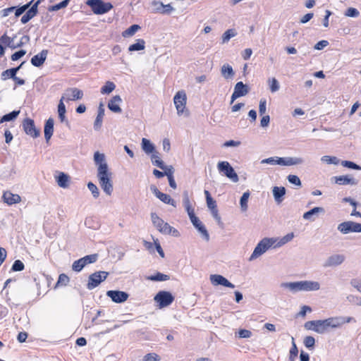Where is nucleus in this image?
<instances>
[{
	"label": "nucleus",
	"instance_id": "obj_1",
	"mask_svg": "<svg viewBox=\"0 0 361 361\" xmlns=\"http://www.w3.org/2000/svg\"><path fill=\"white\" fill-rule=\"evenodd\" d=\"M94 161L95 164L98 166L97 176L99 184L107 195H111L114 191L113 181L111 180L112 173L109 170L104 154L99 152H94Z\"/></svg>",
	"mask_w": 361,
	"mask_h": 361
},
{
	"label": "nucleus",
	"instance_id": "obj_2",
	"mask_svg": "<svg viewBox=\"0 0 361 361\" xmlns=\"http://www.w3.org/2000/svg\"><path fill=\"white\" fill-rule=\"evenodd\" d=\"M281 287L288 288L293 293L299 291H316L320 289V283L314 281H300L282 283Z\"/></svg>",
	"mask_w": 361,
	"mask_h": 361
},
{
	"label": "nucleus",
	"instance_id": "obj_3",
	"mask_svg": "<svg viewBox=\"0 0 361 361\" xmlns=\"http://www.w3.org/2000/svg\"><path fill=\"white\" fill-rule=\"evenodd\" d=\"M277 242L276 238H264L260 240L254 249L253 252L249 258L250 261H252L264 252H266L271 247H274V244Z\"/></svg>",
	"mask_w": 361,
	"mask_h": 361
},
{
	"label": "nucleus",
	"instance_id": "obj_4",
	"mask_svg": "<svg viewBox=\"0 0 361 361\" xmlns=\"http://www.w3.org/2000/svg\"><path fill=\"white\" fill-rule=\"evenodd\" d=\"M86 4L97 15L106 13L113 8V5L111 3H105L102 0H87Z\"/></svg>",
	"mask_w": 361,
	"mask_h": 361
},
{
	"label": "nucleus",
	"instance_id": "obj_5",
	"mask_svg": "<svg viewBox=\"0 0 361 361\" xmlns=\"http://www.w3.org/2000/svg\"><path fill=\"white\" fill-rule=\"evenodd\" d=\"M217 169L220 173L226 176L233 183L238 182V176L228 161H219L217 164Z\"/></svg>",
	"mask_w": 361,
	"mask_h": 361
},
{
	"label": "nucleus",
	"instance_id": "obj_6",
	"mask_svg": "<svg viewBox=\"0 0 361 361\" xmlns=\"http://www.w3.org/2000/svg\"><path fill=\"white\" fill-rule=\"evenodd\" d=\"M109 274V272L104 271H95L90 274L86 286L87 288L90 290L95 288L106 279Z\"/></svg>",
	"mask_w": 361,
	"mask_h": 361
},
{
	"label": "nucleus",
	"instance_id": "obj_7",
	"mask_svg": "<svg viewBox=\"0 0 361 361\" xmlns=\"http://www.w3.org/2000/svg\"><path fill=\"white\" fill-rule=\"evenodd\" d=\"M98 254H92L86 255L76 261L72 264V269L75 272H80L87 264H93L98 259Z\"/></svg>",
	"mask_w": 361,
	"mask_h": 361
},
{
	"label": "nucleus",
	"instance_id": "obj_8",
	"mask_svg": "<svg viewBox=\"0 0 361 361\" xmlns=\"http://www.w3.org/2000/svg\"><path fill=\"white\" fill-rule=\"evenodd\" d=\"M154 300L157 303L158 307L161 309L170 305L173 302L174 297L169 291L161 290L154 296Z\"/></svg>",
	"mask_w": 361,
	"mask_h": 361
},
{
	"label": "nucleus",
	"instance_id": "obj_9",
	"mask_svg": "<svg viewBox=\"0 0 361 361\" xmlns=\"http://www.w3.org/2000/svg\"><path fill=\"white\" fill-rule=\"evenodd\" d=\"M151 219L153 225L157 230L163 234H171V226L166 222H164L156 213H151Z\"/></svg>",
	"mask_w": 361,
	"mask_h": 361
},
{
	"label": "nucleus",
	"instance_id": "obj_10",
	"mask_svg": "<svg viewBox=\"0 0 361 361\" xmlns=\"http://www.w3.org/2000/svg\"><path fill=\"white\" fill-rule=\"evenodd\" d=\"M186 101L187 97L184 91H178L173 97V102L179 116L184 113Z\"/></svg>",
	"mask_w": 361,
	"mask_h": 361
},
{
	"label": "nucleus",
	"instance_id": "obj_11",
	"mask_svg": "<svg viewBox=\"0 0 361 361\" xmlns=\"http://www.w3.org/2000/svg\"><path fill=\"white\" fill-rule=\"evenodd\" d=\"M23 128L25 133L33 138L37 137L39 134V130L37 129L35 122L32 119L26 118L23 121Z\"/></svg>",
	"mask_w": 361,
	"mask_h": 361
},
{
	"label": "nucleus",
	"instance_id": "obj_12",
	"mask_svg": "<svg viewBox=\"0 0 361 361\" xmlns=\"http://www.w3.org/2000/svg\"><path fill=\"white\" fill-rule=\"evenodd\" d=\"M190 219L192 224V225L195 226V228L199 231V233L201 234L202 238L205 240L207 242L209 240V234L206 229L204 225L200 221L198 217H197L195 215H192L191 214Z\"/></svg>",
	"mask_w": 361,
	"mask_h": 361
},
{
	"label": "nucleus",
	"instance_id": "obj_13",
	"mask_svg": "<svg viewBox=\"0 0 361 361\" xmlns=\"http://www.w3.org/2000/svg\"><path fill=\"white\" fill-rule=\"evenodd\" d=\"M317 325L314 331L322 334L327 330L328 328H336V324L334 323L333 317H329L323 320H316Z\"/></svg>",
	"mask_w": 361,
	"mask_h": 361
},
{
	"label": "nucleus",
	"instance_id": "obj_14",
	"mask_svg": "<svg viewBox=\"0 0 361 361\" xmlns=\"http://www.w3.org/2000/svg\"><path fill=\"white\" fill-rule=\"evenodd\" d=\"M249 92V87L247 85H245L243 82H238L235 87L233 92L231 95V104L233 103V102L240 97L246 95Z\"/></svg>",
	"mask_w": 361,
	"mask_h": 361
},
{
	"label": "nucleus",
	"instance_id": "obj_15",
	"mask_svg": "<svg viewBox=\"0 0 361 361\" xmlns=\"http://www.w3.org/2000/svg\"><path fill=\"white\" fill-rule=\"evenodd\" d=\"M150 190L158 199H159L164 203L176 207V201L172 199L170 195L160 192L157 186L152 185L150 186Z\"/></svg>",
	"mask_w": 361,
	"mask_h": 361
},
{
	"label": "nucleus",
	"instance_id": "obj_16",
	"mask_svg": "<svg viewBox=\"0 0 361 361\" xmlns=\"http://www.w3.org/2000/svg\"><path fill=\"white\" fill-rule=\"evenodd\" d=\"M42 0H37L35 3H32L30 7L27 9L25 13L22 16L20 22L23 24H25L33 18L38 13V6L40 4Z\"/></svg>",
	"mask_w": 361,
	"mask_h": 361
},
{
	"label": "nucleus",
	"instance_id": "obj_17",
	"mask_svg": "<svg viewBox=\"0 0 361 361\" xmlns=\"http://www.w3.org/2000/svg\"><path fill=\"white\" fill-rule=\"evenodd\" d=\"M106 296L110 298L114 302L122 303L128 300L129 294L122 290H110L106 292Z\"/></svg>",
	"mask_w": 361,
	"mask_h": 361
},
{
	"label": "nucleus",
	"instance_id": "obj_18",
	"mask_svg": "<svg viewBox=\"0 0 361 361\" xmlns=\"http://www.w3.org/2000/svg\"><path fill=\"white\" fill-rule=\"evenodd\" d=\"M82 97L83 92L82 90L73 87L67 89L61 97L66 101H75L82 99Z\"/></svg>",
	"mask_w": 361,
	"mask_h": 361
},
{
	"label": "nucleus",
	"instance_id": "obj_19",
	"mask_svg": "<svg viewBox=\"0 0 361 361\" xmlns=\"http://www.w3.org/2000/svg\"><path fill=\"white\" fill-rule=\"evenodd\" d=\"M209 279L213 286H223L231 288H235L234 284L231 283L227 279L221 275L212 274Z\"/></svg>",
	"mask_w": 361,
	"mask_h": 361
},
{
	"label": "nucleus",
	"instance_id": "obj_20",
	"mask_svg": "<svg viewBox=\"0 0 361 361\" xmlns=\"http://www.w3.org/2000/svg\"><path fill=\"white\" fill-rule=\"evenodd\" d=\"M345 256L341 254H335L329 256L324 263V267H337L345 261Z\"/></svg>",
	"mask_w": 361,
	"mask_h": 361
},
{
	"label": "nucleus",
	"instance_id": "obj_21",
	"mask_svg": "<svg viewBox=\"0 0 361 361\" xmlns=\"http://www.w3.org/2000/svg\"><path fill=\"white\" fill-rule=\"evenodd\" d=\"M48 52L47 49H43L41 52L35 55L30 60L31 64L35 67L42 66L46 61Z\"/></svg>",
	"mask_w": 361,
	"mask_h": 361
},
{
	"label": "nucleus",
	"instance_id": "obj_22",
	"mask_svg": "<svg viewBox=\"0 0 361 361\" xmlns=\"http://www.w3.org/2000/svg\"><path fill=\"white\" fill-rule=\"evenodd\" d=\"M122 102V99L119 95L114 96L108 103V108L112 112L114 113H121L122 109L120 107V104Z\"/></svg>",
	"mask_w": 361,
	"mask_h": 361
},
{
	"label": "nucleus",
	"instance_id": "obj_23",
	"mask_svg": "<svg viewBox=\"0 0 361 361\" xmlns=\"http://www.w3.org/2000/svg\"><path fill=\"white\" fill-rule=\"evenodd\" d=\"M54 121L52 118H49L45 122L44 127V138L47 142H49L54 133Z\"/></svg>",
	"mask_w": 361,
	"mask_h": 361
},
{
	"label": "nucleus",
	"instance_id": "obj_24",
	"mask_svg": "<svg viewBox=\"0 0 361 361\" xmlns=\"http://www.w3.org/2000/svg\"><path fill=\"white\" fill-rule=\"evenodd\" d=\"M325 212V210L323 207H316L310 210L305 212L303 214V219L305 220H309L310 221H314L315 220V218L314 217L315 215H317L319 213L324 214Z\"/></svg>",
	"mask_w": 361,
	"mask_h": 361
},
{
	"label": "nucleus",
	"instance_id": "obj_25",
	"mask_svg": "<svg viewBox=\"0 0 361 361\" xmlns=\"http://www.w3.org/2000/svg\"><path fill=\"white\" fill-rule=\"evenodd\" d=\"M4 201L9 205L20 202V196L18 194H13L9 191L4 192L3 194Z\"/></svg>",
	"mask_w": 361,
	"mask_h": 361
},
{
	"label": "nucleus",
	"instance_id": "obj_26",
	"mask_svg": "<svg viewBox=\"0 0 361 361\" xmlns=\"http://www.w3.org/2000/svg\"><path fill=\"white\" fill-rule=\"evenodd\" d=\"M104 116V109L103 104H100L98 108V113L94 123V128L95 130H100L102 126V121Z\"/></svg>",
	"mask_w": 361,
	"mask_h": 361
},
{
	"label": "nucleus",
	"instance_id": "obj_27",
	"mask_svg": "<svg viewBox=\"0 0 361 361\" xmlns=\"http://www.w3.org/2000/svg\"><path fill=\"white\" fill-rule=\"evenodd\" d=\"M56 181L59 187L67 188L69 186L70 178L65 173L60 172L59 174L56 176Z\"/></svg>",
	"mask_w": 361,
	"mask_h": 361
},
{
	"label": "nucleus",
	"instance_id": "obj_28",
	"mask_svg": "<svg viewBox=\"0 0 361 361\" xmlns=\"http://www.w3.org/2000/svg\"><path fill=\"white\" fill-rule=\"evenodd\" d=\"M336 183L338 185H357L358 181L348 176H340L335 177Z\"/></svg>",
	"mask_w": 361,
	"mask_h": 361
},
{
	"label": "nucleus",
	"instance_id": "obj_29",
	"mask_svg": "<svg viewBox=\"0 0 361 361\" xmlns=\"http://www.w3.org/2000/svg\"><path fill=\"white\" fill-rule=\"evenodd\" d=\"M221 75L226 80L233 79L235 72L232 66L228 63L224 64L221 68Z\"/></svg>",
	"mask_w": 361,
	"mask_h": 361
},
{
	"label": "nucleus",
	"instance_id": "obj_30",
	"mask_svg": "<svg viewBox=\"0 0 361 361\" xmlns=\"http://www.w3.org/2000/svg\"><path fill=\"white\" fill-rule=\"evenodd\" d=\"M272 192L275 201L277 203L281 202L286 194V188L284 187L275 186L273 188Z\"/></svg>",
	"mask_w": 361,
	"mask_h": 361
},
{
	"label": "nucleus",
	"instance_id": "obj_31",
	"mask_svg": "<svg viewBox=\"0 0 361 361\" xmlns=\"http://www.w3.org/2000/svg\"><path fill=\"white\" fill-rule=\"evenodd\" d=\"M333 320L334 323L336 324V328L346 323H355L357 322L353 317H333Z\"/></svg>",
	"mask_w": 361,
	"mask_h": 361
},
{
	"label": "nucleus",
	"instance_id": "obj_32",
	"mask_svg": "<svg viewBox=\"0 0 361 361\" xmlns=\"http://www.w3.org/2000/svg\"><path fill=\"white\" fill-rule=\"evenodd\" d=\"M141 145L142 150L147 154L156 152L154 145L147 138H142Z\"/></svg>",
	"mask_w": 361,
	"mask_h": 361
},
{
	"label": "nucleus",
	"instance_id": "obj_33",
	"mask_svg": "<svg viewBox=\"0 0 361 361\" xmlns=\"http://www.w3.org/2000/svg\"><path fill=\"white\" fill-rule=\"evenodd\" d=\"M183 196V206H184L185 210L187 211L189 217H190L191 214L192 215H195V212H194V209L192 208V205H191L190 200H189L188 191H184Z\"/></svg>",
	"mask_w": 361,
	"mask_h": 361
},
{
	"label": "nucleus",
	"instance_id": "obj_34",
	"mask_svg": "<svg viewBox=\"0 0 361 361\" xmlns=\"http://www.w3.org/2000/svg\"><path fill=\"white\" fill-rule=\"evenodd\" d=\"M338 230L343 234L353 232V221H348L338 224Z\"/></svg>",
	"mask_w": 361,
	"mask_h": 361
},
{
	"label": "nucleus",
	"instance_id": "obj_35",
	"mask_svg": "<svg viewBox=\"0 0 361 361\" xmlns=\"http://www.w3.org/2000/svg\"><path fill=\"white\" fill-rule=\"evenodd\" d=\"M151 161L154 166H156L159 169L165 168L164 162L161 159L159 152H154V153L151 155Z\"/></svg>",
	"mask_w": 361,
	"mask_h": 361
},
{
	"label": "nucleus",
	"instance_id": "obj_36",
	"mask_svg": "<svg viewBox=\"0 0 361 361\" xmlns=\"http://www.w3.org/2000/svg\"><path fill=\"white\" fill-rule=\"evenodd\" d=\"M145 48V42L142 39H137L135 44L130 45L128 47L129 51H141Z\"/></svg>",
	"mask_w": 361,
	"mask_h": 361
},
{
	"label": "nucleus",
	"instance_id": "obj_37",
	"mask_svg": "<svg viewBox=\"0 0 361 361\" xmlns=\"http://www.w3.org/2000/svg\"><path fill=\"white\" fill-rule=\"evenodd\" d=\"M291 340L292 346L289 350L288 361H295L298 354V349L295 344V339L293 336L291 337Z\"/></svg>",
	"mask_w": 361,
	"mask_h": 361
},
{
	"label": "nucleus",
	"instance_id": "obj_38",
	"mask_svg": "<svg viewBox=\"0 0 361 361\" xmlns=\"http://www.w3.org/2000/svg\"><path fill=\"white\" fill-rule=\"evenodd\" d=\"M170 276L167 274L157 272L154 275H152L147 277V279L152 281H165L169 280Z\"/></svg>",
	"mask_w": 361,
	"mask_h": 361
},
{
	"label": "nucleus",
	"instance_id": "obj_39",
	"mask_svg": "<svg viewBox=\"0 0 361 361\" xmlns=\"http://www.w3.org/2000/svg\"><path fill=\"white\" fill-rule=\"evenodd\" d=\"M34 2V0L30 1L26 4H24L20 6H15L16 8L14 9L15 11V17L18 18L23 13H25L32 5V4Z\"/></svg>",
	"mask_w": 361,
	"mask_h": 361
},
{
	"label": "nucleus",
	"instance_id": "obj_40",
	"mask_svg": "<svg viewBox=\"0 0 361 361\" xmlns=\"http://www.w3.org/2000/svg\"><path fill=\"white\" fill-rule=\"evenodd\" d=\"M19 114L20 111L14 110L8 114L4 115L0 120V123L15 120Z\"/></svg>",
	"mask_w": 361,
	"mask_h": 361
},
{
	"label": "nucleus",
	"instance_id": "obj_41",
	"mask_svg": "<svg viewBox=\"0 0 361 361\" xmlns=\"http://www.w3.org/2000/svg\"><path fill=\"white\" fill-rule=\"evenodd\" d=\"M249 197H250V192L248 191H247V192H244L240 197V204L241 210L243 212H245L247 210V208H248L247 202H248Z\"/></svg>",
	"mask_w": 361,
	"mask_h": 361
},
{
	"label": "nucleus",
	"instance_id": "obj_42",
	"mask_svg": "<svg viewBox=\"0 0 361 361\" xmlns=\"http://www.w3.org/2000/svg\"><path fill=\"white\" fill-rule=\"evenodd\" d=\"M304 162L300 157H285V166L298 165Z\"/></svg>",
	"mask_w": 361,
	"mask_h": 361
},
{
	"label": "nucleus",
	"instance_id": "obj_43",
	"mask_svg": "<svg viewBox=\"0 0 361 361\" xmlns=\"http://www.w3.org/2000/svg\"><path fill=\"white\" fill-rule=\"evenodd\" d=\"M140 29V26L138 25H132L128 29H126L124 32H123V37H128L133 36L137 30Z\"/></svg>",
	"mask_w": 361,
	"mask_h": 361
},
{
	"label": "nucleus",
	"instance_id": "obj_44",
	"mask_svg": "<svg viewBox=\"0 0 361 361\" xmlns=\"http://www.w3.org/2000/svg\"><path fill=\"white\" fill-rule=\"evenodd\" d=\"M116 88V85L113 82L107 81L105 85L101 88V93L103 94H110Z\"/></svg>",
	"mask_w": 361,
	"mask_h": 361
},
{
	"label": "nucleus",
	"instance_id": "obj_45",
	"mask_svg": "<svg viewBox=\"0 0 361 361\" xmlns=\"http://www.w3.org/2000/svg\"><path fill=\"white\" fill-rule=\"evenodd\" d=\"M268 83L269 85V90L272 93L279 91L280 89L279 82L275 78H269Z\"/></svg>",
	"mask_w": 361,
	"mask_h": 361
},
{
	"label": "nucleus",
	"instance_id": "obj_46",
	"mask_svg": "<svg viewBox=\"0 0 361 361\" xmlns=\"http://www.w3.org/2000/svg\"><path fill=\"white\" fill-rule=\"evenodd\" d=\"M14 39V37H10L8 36H7L6 34H4L1 37H0V44H1L3 46V44L6 45V47H8L9 48H11L12 49V47L13 45H12V42Z\"/></svg>",
	"mask_w": 361,
	"mask_h": 361
},
{
	"label": "nucleus",
	"instance_id": "obj_47",
	"mask_svg": "<svg viewBox=\"0 0 361 361\" xmlns=\"http://www.w3.org/2000/svg\"><path fill=\"white\" fill-rule=\"evenodd\" d=\"M236 35L237 32L234 29L227 30L222 35V42H228L231 37H235Z\"/></svg>",
	"mask_w": 361,
	"mask_h": 361
},
{
	"label": "nucleus",
	"instance_id": "obj_48",
	"mask_svg": "<svg viewBox=\"0 0 361 361\" xmlns=\"http://www.w3.org/2000/svg\"><path fill=\"white\" fill-rule=\"evenodd\" d=\"M293 237L294 235L293 233H288L277 242L276 245H274V247H281L285 245L286 243L290 242L293 238Z\"/></svg>",
	"mask_w": 361,
	"mask_h": 361
},
{
	"label": "nucleus",
	"instance_id": "obj_49",
	"mask_svg": "<svg viewBox=\"0 0 361 361\" xmlns=\"http://www.w3.org/2000/svg\"><path fill=\"white\" fill-rule=\"evenodd\" d=\"M70 1L71 0H63L57 4L49 6L48 10L49 11H56L61 8H66L68 5Z\"/></svg>",
	"mask_w": 361,
	"mask_h": 361
},
{
	"label": "nucleus",
	"instance_id": "obj_50",
	"mask_svg": "<svg viewBox=\"0 0 361 361\" xmlns=\"http://www.w3.org/2000/svg\"><path fill=\"white\" fill-rule=\"evenodd\" d=\"M16 75V70L12 68L7 69L3 71L1 74V79L5 80L7 78L13 79Z\"/></svg>",
	"mask_w": 361,
	"mask_h": 361
},
{
	"label": "nucleus",
	"instance_id": "obj_51",
	"mask_svg": "<svg viewBox=\"0 0 361 361\" xmlns=\"http://www.w3.org/2000/svg\"><path fill=\"white\" fill-rule=\"evenodd\" d=\"M321 160H322V161H323L324 163H326L328 164H335V165H336L339 162V160H338V159L337 157L327 156V155L323 156L321 158Z\"/></svg>",
	"mask_w": 361,
	"mask_h": 361
},
{
	"label": "nucleus",
	"instance_id": "obj_52",
	"mask_svg": "<svg viewBox=\"0 0 361 361\" xmlns=\"http://www.w3.org/2000/svg\"><path fill=\"white\" fill-rule=\"evenodd\" d=\"M87 188L91 192L92 196L94 198H97L99 196V190L97 186L92 182L87 183Z\"/></svg>",
	"mask_w": 361,
	"mask_h": 361
},
{
	"label": "nucleus",
	"instance_id": "obj_53",
	"mask_svg": "<svg viewBox=\"0 0 361 361\" xmlns=\"http://www.w3.org/2000/svg\"><path fill=\"white\" fill-rule=\"evenodd\" d=\"M304 345L307 348L311 349L314 347L315 339L312 336H307L304 338Z\"/></svg>",
	"mask_w": 361,
	"mask_h": 361
},
{
	"label": "nucleus",
	"instance_id": "obj_54",
	"mask_svg": "<svg viewBox=\"0 0 361 361\" xmlns=\"http://www.w3.org/2000/svg\"><path fill=\"white\" fill-rule=\"evenodd\" d=\"M287 180H288V182L290 183L293 184L296 186L301 187V185H302L300 179L296 175H292V174L288 175L287 176Z\"/></svg>",
	"mask_w": 361,
	"mask_h": 361
},
{
	"label": "nucleus",
	"instance_id": "obj_55",
	"mask_svg": "<svg viewBox=\"0 0 361 361\" xmlns=\"http://www.w3.org/2000/svg\"><path fill=\"white\" fill-rule=\"evenodd\" d=\"M341 165L348 169L361 170V167L359 165L350 161H343Z\"/></svg>",
	"mask_w": 361,
	"mask_h": 361
},
{
	"label": "nucleus",
	"instance_id": "obj_56",
	"mask_svg": "<svg viewBox=\"0 0 361 361\" xmlns=\"http://www.w3.org/2000/svg\"><path fill=\"white\" fill-rule=\"evenodd\" d=\"M24 268V264L20 259H17L13 262L11 269L14 271H23Z\"/></svg>",
	"mask_w": 361,
	"mask_h": 361
},
{
	"label": "nucleus",
	"instance_id": "obj_57",
	"mask_svg": "<svg viewBox=\"0 0 361 361\" xmlns=\"http://www.w3.org/2000/svg\"><path fill=\"white\" fill-rule=\"evenodd\" d=\"M152 5L154 7L153 10V13H161V12L163 10L164 4L161 1H153L152 2Z\"/></svg>",
	"mask_w": 361,
	"mask_h": 361
},
{
	"label": "nucleus",
	"instance_id": "obj_58",
	"mask_svg": "<svg viewBox=\"0 0 361 361\" xmlns=\"http://www.w3.org/2000/svg\"><path fill=\"white\" fill-rule=\"evenodd\" d=\"M69 280L70 279L67 275H66L65 274H61L59 276V279L56 283V286H59V285L66 286L69 282Z\"/></svg>",
	"mask_w": 361,
	"mask_h": 361
},
{
	"label": "nucleus",
	"instance_id": "obj_59",
	"mask_svg": "<svg viewBox=\"0 0 361 361\" xmlns=\"http://www.w3.org/2000/svg\"><path fill=\"white\" fill-rule=\"evenodd\" d=\"M360 15V12L357 8H349L346 10L345 16L352 18H357Z\"/></svg>",
	"mask_w": 361,
	"mask_h": 361
},
{
	"label": "nucleus",
	"instance_id": "obj_60",
	"mask_svg": "<svg viewBox=\"0 0 361 361\" xmlns=\"http://www.w3.org/2000/svg\"><path fill=\"white\" fill-rule=\"evenodd\" d=\"M25 54H26V51L25 50L20 49V50L13 53L11 55V59L12 61H17V60L20 59V58H22L23 56L25 55Z\"/></svg>",
	"mask_w": 361,
	"mask_h": 361
},
{
	"label": "nucleus",
	"instance_id": "obj_61",
	"mask_svg": "<svg viewBox=\"0 0 361 361\" xmlns=\"http://www.w3.org/2000/svg\"><path fill=\"white\" fill-rule=\"evenodd\" d=\"M30 41V37L28 35H23L20 42L16 44V45L13 46L12 49H17L18 47H23L25 44L27 43Z\"/></svg>",
	"mask_w": 361,
	"mask_h": 361
},
{
	"label": "nucleus",
	"instance_id": "obj_62",
	"mask_svg": "<svg viewBox=\"0 0 361 361\" xmlns=\"http://www.w3.org/2000/svg\"><path fill=\"white\" fill-rule=\"evenodd\" d=\"M159 356L155 353H147L143 358V361H159Z\"/></svg>",
	"mask_w": 361,
	"mask_h": 361
},
{
	"label": "nucleus",
	"instance_id": "obj_63",
	"mask_svg": "<svg viewBox=\"0 0 361 361\" xmlns=\"http://www.w3.org/2000/svg\"><path fill=\"white\" fill-rule=\"evenodd\" d=\"M266 110H267V101L264 99H262L259 101V115H261V116L264 115L266 112Z\"/></svg>",
	"mask_w": 361,
	"mask_h": 361
},
{
	"label": "nucleus",
	"instance_id": "obj_64",
	"mask_svg": "<svg viewBox=\"0 0 361 361\" xmlns=\"http://www.w3.org/2000/svg\"><path fill=\"white\" fill-rule=\"evenodd\" d=\"M350 283L357 291L361 293V280L357 279H353L350 281Z\"/></svg>",
	"mask_w": 361,
	"mask_h": 361
}]
</instances>
